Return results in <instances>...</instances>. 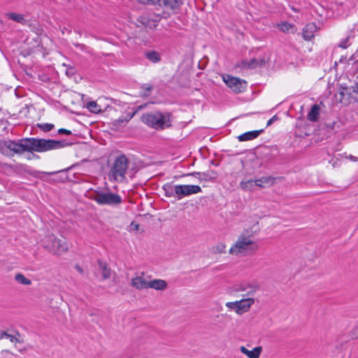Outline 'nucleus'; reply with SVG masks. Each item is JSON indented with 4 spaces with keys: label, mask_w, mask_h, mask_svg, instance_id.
<instances>
[{
    "label": "nucleus",
    "mask_w": 358,
    "mask_h": 358,
    "mask_svg": "<svg viewBox=\"0 0 358 358\" xmlns=\"http://www.w3.org/2000/svg\"><path fill=\"white\" fill-rule=\"evenodd\" d=\"M258 248L252 235L246 231L240 234L234 245L229 249V253L233 255L243 257L255 253Z\"/></svg>",
    "instance_id": "1"
},
{
    "label": "nucleus",
    "mask_w": 358,
    "mask_h": 358,
    "mask_svg": "<svg viewBox=\"0 0 358 358\" xmlns=\"http://www.w3.org/2000/svg\"><path fill=\"white\" fill-rule=\"evenodd\" d=\"M141 121L150 127L162 130L171 126V115L159 111L150 112L141 116Z\"/></svg>",
    "instance_id": "2"
},
{
    "label": "nucleus",
    "mask_w": 358,
    "mask_h": 358,
    "mask_svg": "<svg viewBox=\"0 0 358 358\" xmlns=\"http://www.w3.org/2000/svg\"><path fill=\"white\" fill-rule=\"evenodd\" d=\"M129 165V160L126 155L120 154L115 157L108 173L109 180L119 182H122L125 178Z\"/></svg>",
    "instance_id": "3"
},
{
    "label": "nucleus",
    "mask_w": 358,
    "mask_h": 358,
    "mask_svg": "<svg viewBox=\"0 0 358 358\" xmlns=\"http://www.w3.org/2000/svg\"><path fill=\"white\" fill-rule=\"evenodd\" d=\"M43 245L50 252L60 255L68 250V245L66 241L57 238L54 234H50L45 237Z\"/></svg>",
    "instance_id": "4"
},
{
    "label": "nucleus",
    "mask_w": 358,
    "mask_h": 358,
    "mask_svg": "<svg viewBox=\"0 0 358 358\" xmlns=\"http://www.w3.org/2000/svg\"><path fill=\"white\" fill-rule=\"evenodd\" d=\"M93 199L99 205L117 206L122 203L120 195L109 192H96Z\"/></svg>",
    "instance_id": "5"
},
{
    "label": "nucleus",
    "mask_w": 358,
    "mask_h": 358,
    "mask_svg": "<svg viewBox=\"0 0 358 358\" xmlns=\"http://www.w3.org/2000/svg\"><path fill=\"white\" fill-rule=\"evenodd\" d=\"M68 145L65 141L38 138V152L60 149Z\"/></svg>",
    "instance_id": "6"
},
{
    "label": "nucleus",
    "mask_w": 358,
    "mask_h": 358,
    "mask_svg": "<svg viewBox=\"0 0 358 358\" xmlns=\"http://www.w3.org/2000/svg\"><path fill=\"white\" fill-rule=\"evenodd\" d=\"M142 4H152L176 12L182 4V0H137Z\"/></svg>",
    "instance_id": "7"
},
{
    "label": "nucleus",
    "mask_w": 358,
    "mask_h": 358,
    "mask_svg": "<svg viewBox=\"0 0 358 358\" xmlns=\"http://www.w3.org/2000/svg\"><path fill=\"white\" fill-rule=\"evenodd\" d=\"M160 20L161 17L159 15L152 13H146L141 15L138 17L137 22L143 27L153 29L157 26Z\"/></svg>",
    "instance_id": "8"
},
{
    "label": "nucleus",
    "mask_w": 358,
    "mask_h": 358,
    "mask_svg": "<svg viewBox=\"0 0 358 358\" xmlns=\"http://www.w3.org/2000/svg\"><path fill=\"white\" fill-rule=\"evenodd\" d=\"M223 80L236 93L242 92L246 87V82L245 80L229 75L224 76Z\"/></svg>",
    "instance_id": "9"
},
{
    "label": "nucleus",
    "mask_w": 358,
    "mask_h": 358,
    "mask_svg": "<svg viewBox=\"0 0 358 358\" xmlns=\"http://www.w3.org/2000/svg\"><path fill=\"white\" fill-rule=\"evenodd\" d=\"M176 191L177 192V199H180L185 196L201 192V188L199 185H176Z\"/></svg>",
    "instance_id": "10"
},
{
    "label": "nucleus",
    "mask_w": 358,
    "mask_h": 358,
    "mask_svg": "<svg viewBox=\"0 0 358 358\" xmlns=\"http://www.w3.org/2000/svg\"><path fill=\"white\" fill-rule=\"evenodd\" d=\"M259 286L257 283H241L237 285L235 287L236 292H244L243 296H252L259 290Z\"/></svg>",
    "instance_id": "11"
},
{
    "label": "nucleus",
    "mask_w": 358,
    "mask_h": 358,
    "mask_svg": "<svg viewBox=\"0 0 358 358\" xmlns=\"http://www.w3.org/2000/svg\"><path fill=\"white\" fill-rule=\"evenodd\" d=\"M149 281L146 280L144 273H141L140 275L133 278L131 280V286L136 289H148Z\"/></svg>",
    "instance_id": "12"
},
{
    "label": "nucleus",
    "mask_w": 358,
    "mask_h": 358,
    "mask_svg": "<svg viewBox=\"0 0 358 358\" xmlns=\"http://www.w3.org/2000/svg\"><path fill=\"white\" fill-rule=\"evenodd\" d=\"M254 303L255 299L252 297L238 301V309H236V313L241 315L243 313L248 312Z\"/></svg>",
    "instance_id": "13"
},
{
    "label": "nucleus",
    "mask_w": 358,
    "mask_h": 358,
    "mask_svg": "<svg viewBox=\"0 0 358 358\" xmlns=\"http://www.w3.org/2000/svg\"><path fill=\"white\" fill-rule=\"evenodd\" d=\"M23 149L24 152H38V138H22Z\"/></svg>",
    "instance_id": "14"
},
{
    "label": "nucleus",
    "mask_w": 358,
    "mask_h": 358,
    "mask_svg": "<svg viewBox=\"0 0 358 358\" xmlns=\"http://www.w3.org/2000/svg\"><path fill=\"white\" fill-rule=\"evenodd\" d=\"M317 31V26L315 23L307 24L302 31V37L305 41H310L314 38L315 33Z\"/></svg>",
    "instance_id": "15"
},
{
    "label": "nucleus",
    "mask_w": 358,
    "mask_h": 358,
    "mask_svg": "<svg viewBox=\"0 0 358 358\" xmlns=\"http://www.w3.org/2000/svg\"><path fill=\"white\" fill-rule=\"evenodd\" d=\"M134 113H127L125 117L122 116L112 122V129L119 130L124 127L126 124L134 117Z\"/></svg>",
    "instance_id": "16"
},
{
    "label": "nucleus",
    "mask_w": 358,
    "mask_h": 358,
    "mask_svg": "<svg viewBox=\"0 0 358 358\" xmlns=\"http://www.w3.org/2000/svg\"><path fill=\"white\" fill-rule=\"evenodd\" d=\"M265 64V60L262 58L252 59L250 61H243L241 66L245 69H256Z\"/></svg>",
    "instance_id": "17"
},
{
    "label": "nucleus",
    "mask_w": 358,
    "mask_h": 358,
    "mask_svg": "<svg viewBox=\"0 0 358 358\" xmlns=\"http://www.w3.org/2000/svg\"><path fill=\"white\" fill-rule=\"evenodd\" d=\"M240 351L248 358H259L262 351V347H255L252 350H248L245 346L240 347Z\"/></svg>",
    "instance_id": "18"
},
{
    "label": "nucleus",
    "mask_w": 358,
    "mask_h": 358,
    "mask_svg": "<svg viewBox=\"0 0 358 358\" xmlns=\"http://www.w3.org/2000/svg\"><path fill=\"white\" fill-rule=\"evenodd\" d=\"M0 152L6 156H11L13 152V144L11 140L0 142Z\"/></svg>",
    "instance_id": "19"
},
{
    "label": "nucleus",
    "mask_w": 358,
    "mask_h": 358,
    "mask_svg": "<svg viewBox=\"0 0 358 358\" xmlns=\"http://www.w3.org/2000/svg\"><path fill=\"white\" fill-rule=\"evenodd\" d=\"M263 131L264 129L248 131L240 135L238 138L240 141H250L257 138Z\"/></svg>",
    "instance_id": "20"
},
{
    "label": "nucleus",
    "mask_w": 358,
    "mask_h": 358,
    "mask_svg": "<svg viewBox=\"0 0 358 358\" xmlns=\"http://www.w3.org/2000/svg\"><path fill=\"white\" fill-rule=\"evenodd\" d=\"M167 287V282L162 279H155L149 281L148 288L156 290H164Z\"/></svg>",
    "instance_id": "21"
},
{
    "label": "nucleus",
    "mask_w": 358,
    "mask_h": 358,
    "mask_svg": "<svg viewBox=\"0 0 358 358\" xmlns=\"http://www.w3.org/2000/svg\"><path fill=\"white\" fill-rule=\"evenodd\" d=\"M320 107L317 104L312 106L310 110L307 115V118L311 122H317L319 119Z\"/></svg>",
    "instance_id": "22"
},
{
    "label": "nucleus",
    "mask_w": 358,
    "mask_h": 358,
    "mask_svg": "<svg viewBox=\"0 0 358 358\" xmlns=\"http://www.w3.org/2000/svg\"><path fill=\"white\" fill-rule=\"evenodd\" d=\"M275 178L271 176H263L258 179L255 180V184L256 186L259 187H265V185L274 183Z\"/></svg>",
    "instance_id": "23"
},
{
    "label": "nucleus",
    "mask_w": 358,
    "mask_h": 358,
    "mask_svg": "<svg viewBox=\"0 0 358 358\" xmlns=\"http://www.w3.org/2000/svg\"><path fill=\"white\" fill-rule=\"evenodd\" d=\"M162 189L164 191L165 196L167 197H177V192L176 191V185L171 183H166L163 185Z\"/></svg>",
    "instance_id": "24"
},
{
    "label": "nucleus",
    "mask_w": 358,
    "mask_h": 358,
    "mask_svg": "<svg viewBox=\"0 0 358 358\" xmlns=\"http://www.w3.org/2000/svg\"><path fill=\"white\" fill-rule=\"evenodd\" d=\"M145 57L151 62L157 63L161 60L160 55L155 50H148L145 52Z\"/></svg>",
    "instance_id": "25"
},
{
    "label": "nucleus",
    "mask_w": 358,
    "mask_h": 358,
    "mask_svg": "<svg viewBox=\"0 0 358 358\" xmlns=\"http://www.w3.org/2000/svg\"><path fill=\"white\" fill-rule=\"evenodd\" d=\"M99 270L101 271L102 277L104 280L110 277V269L108 267L107 264L102 261H98Z\"/></svg>",
    "instance_id": "26"
},
{
    "label": "nucleus",
    "mask_w": 358,
    "mask_h": 358,
    "mask_svg": "<svg viewBox=\"0 0 358 358\" xmlns=\"http://www.w3.org/2000/svg\"><path fill=\"white\" fill-rule=\"evenodd\" d=\"M255 186L256 185L255 184V180H242L240 182V187L244 191L252 192Z\"/></svg>",
    "instance_id": "27"
},
{
    "label": "nucleus",
    "mask_w": 358,
    "mask_h": 358,
    "mask_svg": "<svg viewBox=\"0 0 358 358\" xmlns=\"http://www.w3.org/2000/svg\"><path fill=\"white\" fill-rule=\"evenodd\" d=\"M12 144L13 153L21 155L24 152L22 138L18 141H12Z\"/></svg>",
    "instance_id": "28"
},
{
    "label": "nucleus",
    "mask_w": 358,
    "mask_h": 358,
    "mask_svg": "<svg viewBox=\"0 0 358 358\" xmlns=\"http://www.w3.org/2000/svg\"><path fill=\"white\" fill-rule=\"evenodd\" d=\"M15 280L21 285H30L31 284V281L20 273L15 275Z\"/></svg>",
    "instance_id": "29"
},
{
    "label": "nucleus",
    "mask_w": 358,
    "mask_h": 358,
    "mask_svg": "<svg viewBox=\"0 0 358 358\" xmlns=\"http://www.w3.org/2000/svg\"><path fill=\"white\" fill-rule=\"evenodd\" d=\"M87 108L92 113H99L101 111V108L96 101H92L87 103Z\"/></svg>",
    "instance_id": "30"
},
{
    "label": "nucleus",
    "mask_w": 358,
    "mask_h": 358,
    "mask_svg": "<svg viewBox=\"0 0 358 358\" xmlns=\"http://www.w3.org/2000/svg\"><path fill=\"white\" fill-rule=\"evenodd\" d=\"M9 19L20 23H23L24 21V16L21 14L15 13H10L8 14Z\"/></svg>",
    "instance_id": "31"
},
{
    "label": "nucleus",
    "mask_w": 358,
    "mask_h": 358,
    "mask_svg": "<svg viewBox=\"0 0 358 358\" xmlns=\"http://www.w3.org/2000/svg\"><path fill=\"white\" fill-rule=\"evenodd\" d=\"M278 27L280 31L282 32H289L292 30L294 28L293 24L288 23L287 22H282L281 24H278Z\"/></svg>",
    "instance_id": "32"
},
{
    "label": "nucleus",
    "mask_w": 358,
    "mask_h": 358,
    "mask_svg": "<svg viewBox=\"0 0 358 358\" xmlns=\"http://www.w3.org/2000/svg\"><path fill=\"white\" fill-rule=\"evenodd\" d=\"M226 245L223 243H219L213 248V251L215 253H225L226 252Z\"/></svg>",
    "instance_id": "33"
},
{
    "label": "nucleus",
    "mask_w": 358,
    "mask_h": 358,
    "mask_svg": "<svg viewBox=\"0 0 358 358\" xmlns=\"http://www.w3.org/2000/svg\"><path fill=\"white\" fill-rule=\"evenodd\" d=\"M3 338H8L10 340V341L12 342V343L18 342L19 341V340L17 338H15V336L8 334L6 331L1 332V334L0 335V340Z\"/></svg>",
    "instance_id": "34"
},
{
    "label": "nucleus",
    "mask_w": 358,
    "mask_h": 358,
    "mask_svg": "<svg viewBox=\"0 0 358 358\" xmlns=\"http://www.w3.org/2000/svg\"><path fill=\"white\" fill-rule=\"evenodd\" d=\"M38 127L41 128L44 131H50L53 129L54 125L52 124L45 123L42 124H38Z\"/></svg>",
    "instance_id": "35"
},
{
    "label": "nucleus",
    "mask_w": 358,
    "mask_h": 358,
    "mask_svg": "<svg viewBox=\"0 0 358 358\" xmlns=\"http://www.w3.org/2000/svg\"><path fill=\"white\" fill-rule=\"evenodd\" d=\"M226 306L230 309H233L236 313V309H238V301L234 302H227L226 303Z\"/></svg>",
    "instance_id": "36"
},
{
    "label": "nucleus",
    "mask_w": 358,
    "mask_h": 358,
    "mask_svg": "<svg viewBox=\"0 0 358 358\" xmlns=\"http://www.w3.org/2000/svg\"><path fill=\"white\" fill-rule=\"evenodd\" d=\"M349 46V43H348V38H345V40L342 41L340 44H339V47L342 48H347Z\"/></svg>",
    "instance_id": "37"
},
{
    "label": "nucleus",
    "mask_w": 358,
    "mask_h": 358,
    "mask_svg": "<svg viewBox=\"0 0 358 358\" xmlns=\"http://www.w3.org/2000/svg\"><path fill=\"white\" fill-rule=\"evenodd\" d=\"M58 134H65V135H70L71 134V131L70 130L66 129H59L58 130Z\"/></svg>",
    "instance_id": "38"
},
{
    "label": "nucleus",
    "mask_w": 358,
    "mask_h": 358,
    "mask_svg": "<svg viewBox=\"0 0 358 358\" xmlns=\"http://www.w3.org/2000/svg\"><path fill=\"white\" fill-rule=\"evenodd\" d=\"M189 175L199 178L200 180H203V178H200L201 176H205L206 174L204 173L200 172H194L190 173Z\"/></svg>",
    "instance_id": "39"
},
{
    "label": "nucleus",
    "mask_w": 358,
    "mask_h": 358,
    "mask_svg": "<svg viewBox=\"0 0 358 358\" xmlns=\"http://www.w3.org/2000/svg\"><path fill=\"white\" fill-rule=\"evenodd\" d=\"M278 120V117L277 115H274L273 116L270 120H268V121L267 122V124H266V126L268 127L270 125H271V124Z\"/></svg>",
    "instance_id": "40"
},
{
    "label": "nucleus",
    "mask_w": 358,
    "mask_h": 358,
    "mask_svg": "<svg viewBox=\"0 0 358 358\" xmlns=\"http://www.w3.org/2000/svg\"><path fill=\"white\" fill-rule=\"evenodd\" d=\"M66 73L69 76H71L75 73V69L72 67H70L66 70Z\"/></svg>",
    "instance_id": "41"
},
{
    "label": "nucleus",
    "mask_w": 358,
    "mask_h": 358,
    "mask_svg": "<svg viewBox=\"0 0 358 358\" xmlns=\"http://www.w3.org/2000/svg\"><path fill=\"white\" fill-rule=\"evenodd\" d=\"M131 228L133 230L137 231L138 229V228H139V224L133 222L131 224Z\"/></svg>",
    "instance_id": "42"
},
{
    "label": "nucleus",
    "mask_w": 358,
    "mask_h": 358,
    "mask_svg": "<svg viewBox=\"0 0 358 358\" xmlns=\"http://www.w3.org/2000/svg\"><path fill=\"white\" fill-rule=\"evenodd\" d=\"M346 157L352 162H358V157H355L353 155H350L349 156H348Z\"/></svg>",
    "instance_id": "43"
},
{
    "label": "nucleus",
    "mask_w": 358,
    "mask_h": 358,
    "mask_svg": "<svg viewBox=\"0 0 358 358\" xmlns=\"http://www.w3.org/2000/svg\"><path fill=\"white\" fill-rule=\"evenodd\" d=\"M76 46L80 48L81 50H85L87 48V47L84 44L77 43Z\"/></svg>",
    "instance_id": "44"
},
{
    "label": "nucleus",
    "mask_w": 358,
    "mask_h": 358,
    "mask_svg": "<svg viewBox=\"0 0 358 358\" xmlns=\"http://www.w3.org/2000/svg\"><path fill=\"white\" fill-rule=\"evenodd\" d=\"M147 91L150 92L152 90V86L145 85L143 87Z\"/></svg>",
    "instance_id": "45"
},
{
    "label": "nucleus",
    "mask_w": 358,
    "mask_h": 358,
    "mask_svg": "<svg viewBox=\"0 0 358 358\" xmlns=\"http://www.w3.org/2000/svg\"><path fill=\"white\" fill-rule=\"evenodd\" d=\"M76 268L78 269V271L79 272H80V273H82V272H83L82 268H81L80 267H79L78 266H76Z\"/></svg>",
    "instance_id": "46"
},
{
    "label": "nucleus",
    "mask_w": 358,
    "mask_h": 358,
    "mask_svg": "<svg viewBox=\"0 0 358 358\" xmlns=\"http://www.w3.org/2000/svg\"><path fill=\"white\" fill-rule=\"evenodd\" d=\"M292 10L294 11H297L295 8H292Z\"/></svg>",
    "instance_id": "47"
},
{
    "label": "nucleus",
    "mask_w": 358,
    "mask_h": 358,
    "mask_svg": "<svg viewBox=\"0 0 358 358\" xmlns=\"http://www.w3.org/2000/svg\"><path fill=\"white\" fill-rule=\"evenodd\" d=\"M357 64H358V61H357Z\"/></svg>",
    "instance_id": "48"
}]
</instances>
